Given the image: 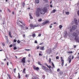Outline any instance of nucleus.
Segmentation results:
<instances>
[{"label":"nucleus","instance_id":"4468645a","mask_svg":"<svg viewBox=\"0 0 79 79\" xmlns=\"http://www.w3.org/2000/svg\"><path fill=\"white\" fill-rule=\"evenodd\" d=\"M9 34L10 37V38H13V36H11V31H9Z\"/></svg>","mask_w":79,"mask_h":79},{"label":"nucleus","instance_id":"4d7b16f0","mask_svg":"<svg viewBox=\"0 0 79 79\" xmlns=\"http://www.w3.org/2000/svg\"><path fill=\"white\" fill-rule=\"evenodd\" d=\"M13 47V45H12V44H10V47Z\"/></svg>","mask_w":79,"mask_h":79},{"label":"nucleus","instance_id":"6e6552de","mask_svg":"<svg viewBox=\"0 0 79 79\" xmlns=\"http://www.w3.org/2000/svg\"><path fill=\"white\" fill-rule=\"evenodd\" d=\"M75 40H76L77 42H78V43H79V37H78L77 36L75 37Z\"/></svg>","mask_w":79,"mask_h":79},{"label":"nucleus","instance_id":"f3484780","mask_svg":"<svg viewBox=\"0 0 79 79\" xmlns=\"http://www.w3.org/2000/svg\"><path fill=\"white\" fill-rule=\"evenodd\" d=\"M48 72H49V73H50L51 74H52V69H49L48 70Z\"/></svg>","mask_w":79,"mask_h":79},{"label":"nucleus","instance_id":"680f3d73","mask_svg":"<svg viewBox=\"0 0 79 79\" xmlns=\"http://www.w3.org/2000/svg\"><path fill=\"white\" fill-rule=\"evenodd\" d=\"M25 77H28V75H26L25 76Z\"/></svg>","mask_w":79,"mask_h":79},{"label":"nucleus","instance_id":"c756f323","mask_svg":"<svg viewBox=\"0 0 79 79\" xmlns=\"http://www.w3.org/2000/svg\"><path fill=\"white\" fill-rule=\"evenodd\" d=\"M18 77L19 79H20V78H21V77H20V74H19V73H18Z\"/></svg>","mask_w":79,"mask_h":79},{"label":"nucleus","instance_id":"09e8293b","mask_svg":"<svg viewBox=\"0 0 79 79\" xmlns=\"http://www.w3.org/2000/svg\"><path fill=\"white\" fill-rule=\"evenodd\" d=\"M17 41V40L15 39H14V42H16Z\"/></svg>","mask_w":79,"mask_h":79},{"label":"nucleus","instance_id":"6e6d98bb","mask_svg":"<svg viewBox=\"0 0 79 79\" xmlns=\"http://www.w3.org/2000/svg\"><path fill=\"white\" fill-rule=\"evenodd\" d=\"M8 10L9 11V12H10V13H11V10H9V9H8Z\"/></svg>","mask_w":79,"mask_h":79},{"label":"nucleus","instance_id":"4c0bfd02","mask_svg":"<svg viewBox=\"0 0 79 79\" xmlns=\"http://www.w3.org/2000/svg\"><path fill=\"white\" fill-rule=\"evenodd\" d=\"M47 67L49 68V69H50V68H52V67H51V66H50V65H49V66L48 65V66H47Z\"/></svg>","mask_w":79,"mask_h":79},{"label":"nucleus","instance_id":"20e7f679","mask_svg":"<svg viewBox=\"0 0 79 79\" xmlns=\"http://www.w3.org/2000/svg\"><path fill=\"white\" fill-rule=\"evenodd\" d=\"M48 4H46L45 6L41 10H47L46 11V13H47V8H48Z\"/></svg>","mask_w":79,"mask_h":79},{"label":"nucleus","instance_id":"774afa93","mask_svg":"<svg viewBox=\"0 0 79 79\" xmlns=\"http://www.w3.org/2000/svg\"><path fill=\"white\" fill-rule=\"evenodd\" d=\"M32 79H36V78L35 77H33Z\"/></svg>","mask_w":79,"mask_h":79},{"label":"nucleus","instance_id":"864d4df0","mask_svg":"<svg viewBox=\"0 0 79 79\" xmlns=\"http://www.w3.org/2000/svg\"><path fill=\"white\" fill-rule=\"evenodd\" d=\"M35 44H37V40H36L35 41Z\"/></svg>","mask_w":79,"mask_h":79},{"label":"nucleus","instance_id":"c03bdc74","mask_svg":"<svg viewBox=\"0 0 79 79\" xmlns=\"http://www.w3.org/2000/svg\"><path fill=\"white\" fill-rule=\"evenodd\" d=\"M77 14L78 16H79V10H78L77 11Z\"/></svg>","mask_w":79,"mask_h":79},{"label":"nucleus","instance_id":"f257e3e1","mask_svg":"<svg viewBox=\"0 0 79 79\" xmlns=\"http://www.w3.org/2000/svg\"><path fill=\"white\" fill-rule=\"evenodd\" d=\"M47 11V9L42 10L40 8H38L36 11L35 15L39 17L40 16V13L41 15H44Z\"/></svg>","mask_w":79,"mask_h":79},{"label":"nucleus","instance_id":"7ed1b4c3","mask_svg":"<svg viewBox=\"0 0 79 79\" xmlns=\"http://www.w3.org/2000/svg\"><path fill=\"white\" fill-rule=\"evenodd\" d=\"M48 23H50V22L49 21H47L45 22L44 21L42 23V24L43 25H45V24H48Z\"/></svg>","mask_w":79,"mask_h":79},{"label":"nucleus","instance_id":"473e14b6","mask_svg":"<svg viewBox=\"0 0 79 79\" xmlns=\"http://www.w3.org/2000/svg\"><path fill=\"white\" fill-rule=\"evenodd\" d=\"M21 41L19 40H18L17 41V42L18 43V44H19L20 43V42Z\"/></svg>","mask_w":79,"mask_h":79},{"label":"nucleus","instance_id":"5fc2aeb1","mask_svg":"<svg viewBox=\"0 0 79 79\" xmlns=\"http://www.w3.org/2000/svg\"><path fill=\"white\" fill-rule=\"evenodd\" d=\"M45 75H44L43 76V79H45Z\"/></svg>","mask_w":79,"mask_h":79},{"label":"nucleus","instance_id":"e2e57ef3","mask_svg":"<svg viewBox=\"0 0 79 79\" xmlns=\"http://www.w3.org/2000/svg\"><path fill=\"white\" fill-rule=\"evenodd\" d=\"M69 53H73V52L72 51H70L69 52Z\"/></svg>","mask_w":79,"mask_h":79},{"label":"nucleus","instance_id":"39448f33","mask_svg":"<svg viewBox=\"0 0 79 79\" xmlns=\"http://www.w3.org/2000/svg\"><path fill=\"white\" fill-rule=\"evenodd\" d=\"M72 35L73 36V37H74V36L76 37L78 36L77 34L75 32L73 33Z\"/></svg>","mask_w":79,"mask_h":79},{"label":"nucleus","instance_id":"ddd939ff","mask_svg":"<svg viewBox=\"0 0 79 79\" xmlns=\"http://www.w3.org/2000/svg\"><path fill=\"white\" fill-rule=\"evenodd\" d=\"M57 48V44H55L54 45V47L53 48V50H54L55 49H56V48Z\"/></svg>","mask_w":79,"mask_h":79},{"label":"nucleus","instance_id":"0e129e2a","mask_svg":"<svg viewBox=\"0 0 79 79\" xmlns=\"http://www.w3.org/2000/svg\"><path fill=\"white\" fill-rule=\"evenodd\" d=\"M70 32H72V29L71 28L70 29Z\"/></svg>","mask_w":79,"mask_h":79},{"label":"nucleus","instance_id":"f03ea898","mask_svg":"<svg viewBox=\"0 0 79 79\" xmlns=\"http://www.w3.org/2000/svg\"><path fill=\"white\" fill-rule=\"evenodd\" d=\"M41 68H42L43 70H44V71H46V72H47V73H48V70H49V69H48L46 67L44 66V65H43L41 66Z\"/></svg>","mask_w":79,"mask_h":79},{"label":"nucleus","instance_id":"13d9d810","mask_svg":"<svg viewBox=\"0 0 79 79\" xmlns=\"http://www.w3.org/2000/svg\"><path fill=\"white\" fill-rule=\"evenodd\" d=\"M16 70V68L14 69V73H16L15 71Z\"/></svg>","mask_w":79,"mask_h":79},{"label":"nucleus","instance_id":"bf43d9fd","mask_svg":"<svg viewBox=\"0 0 79 79\" xmlns=\"http://www.w3.org/2000/svg\"><path fill=\"white\" fill-rule=\"evenodd\" d=\"M41 36V34H39L38 35V37H40Z\"/></svg>","mask_w":79,"mask_h":79},{"label":"nucleus","instance_id":"9b49d317","mask_svg":"<svg viewBox=\"0 0 79 79\" xmlns=\"http://www.w3.org/2000/svg\"><path fill=\"white\" fill-rule=\"evenodd\" d=\"M39 24L38 23H36L34 25L33 29H34V27H39Z\"/></svg>","mask_w":79,"mask_h":79},{"label":"nucleus","instance_id":"de8ad7c7","mask_svg":"<svg viewBox=\"0 0 79 79\" xmlns=\"http://www.w3.org/2000/svg\"><path fill=\"white\" fill-rule=\"evenodd\" d=\"M44 64H45V65H46V66H48V64H47V63H44Z\"/></svg>","mask_w":79,"mask_h":79},{"label":"nucleus","instance_id":"dca6fc26","mask_svg":"<svg viewBox=\"0 0 79 79\" xmlns=\"http://www.w3.org/2000/svg\"><path fill=\"white\" fill-rule=\"evenodd\" d=\"M35 2L36 3H39V0H35Z\"/></svg>","mask_w":79,"mask_h":79},{"label":"nucleus","instance_id":"c9c22d12","mask_svg":"<svg viewBox=\"0 0 79 79\" xmlns=\"http://www.w3.org/2000/svg\"><path fill=\"white\" fill-rule=\"evenodd\" d=\"M17 49V48H16V47H15L14 48V50H16Z\"/></svg>","mask_w":79,"mask_h":79},{"label":"nucleus","instance_id":"a878e982","mask_svg":"<svg viewBox=\"0 0 79 79\" xmlns=\"http://www.w3.org/2000/svg\"><path fill=\"white\" fill-rule=\"evenodd\" d=\"M56 10H54L52 11V13H55V11H56Z\"/></svg>","mask_w":79,"mask_h":79},{"label":"nucleus","instance_id":"2f4dec72","mask_svg":"<svg viewBox=\"0 0 79 79\" xmlns=\"http://www.w3.org/2000/svg\"><path fill=\"white\" fill-rule=\"evenodd\" d=\"M30 26L31 27H34V25H33L32 24H31L30 25Z\"/></svg>","mask_w":79,"mask_h":79},{"label":"nucleus","instance_id":"a211bd4d","mask_svg":"<svg viewBox=\"0 0 79 79\" xmlns=\"http://www.w3.org/2000/svg\"><path fill=\"white\" fill-rule=\"evenodd\" d=\"M44 46H43V47L40 48V50H44Z\"/></svg>","mask_w":79,"mask_h":79},{"label":"nucleus","instance_id":"e433bc0d","mask_svg":"<svg viewBox=\"0 0 79 79\" xmlns=\"http://www.w3.org/2000/svg\"><path fill=\"white\" fill-rule=\"evenodd\" d=\"M17 24H18V25L19 26L20 25V24L19 23V22H18L17 23Z\"/></svg>","mask_w":79,"mask_h":79},{"label":"nucleus","instance_id":"7c9ffc66","mask_svg":"<svg viewBox=\"0 0 79 79\" xmlns=\"http://www.w3.org/2000/svg\"><path fill=\"white\" fill-rule=\"evenodd\" d=\"M25 50H26V51H29L30 50H31V49H25Z\"/></svg>","mask_w":79,"mask_h":79},{"label":"nucleus","instance_id":"9d476101","mask_svg":"<svg viewBox=\"0 0 79 79\" xmlns=\"http://www.w3.org/2000/svg\"><path fill=\"white\" fill-rule=\"evenodd\" d=\"M72 29H73L74 30H76V29H77V26H76V25H73V27H72Z\"/></svg>","mask_w":79,"mask_h":79},{"label":"nucleus","instance_id":"f704fd0d","mask_svg":"<svg viewBox=\"0 0 79 79\" xmlns=\"http://www.w3.org/2000/svg\"><path fill=\"white\" fill-rule=\"evenodd\" d=\"M43 54L41 53H39V56H43Z\"/></svg>","mask_w":79,"mask_h":79},{"label":"nucleus","instance_id":"052dcab7","mask_svg":"<svg viewBox=\"0 0 79 79\" xmlns=\"http://www.w3.org/2000/svg\"><path fill=\"white\" fill-rule=\"evenodd\" d=\"M27 62H28V63H29L31 62V61H30V60H27Z\"/></svg>","mask_w":79,"mask_h":79},{"label":"nucleus","instance_id":"603ef678","mask_svg":"<svg viewBox=\"0 0 79 79\" xmlns=\"http://www.w3.org/2000/svg\"><path fill=\"white\" fill-rule=\"evenodd\" d=\"M60 71V69H58L57 70V72H59Z\"/></svg>","mask_w":79,"mask_h":79},{"label":"nucleus","instance_id":"6ab92c4d","mask_svg":"<svg viewBox=\"0 0 79 79\" xmlns=\"http://www.w3.org/2000/svg\"><path fill=\"white\" fill-rule=\"evenodd\" d=\"M23 73H24V74H25V73H26V68H24L23 70Z\"/></svg>","mask_w":79,"mask_h":79},{"label":"nucleus","instance_id":"37998d69","mask_svg":"<svg viewBox=\"0 0 79 79\" xmlns=\"http://www.w3.org/2000/svg\"><path fill=\"white\" fill-rule=\"evenodd\" d=\"M63 65H64V62H62L61 64L62 66H63Z\"/></svg>","mask_w":79,"mask_h":79},{"label":"nucleus","instance_id":"a19ab883","mask_svg":"<svg viewBox=\"0 0 79 79\" xmlns=\"http://www.w3.org/2000/svg\"><path fill=\"white\" fill-rule=\"evenodd\" d=\"M45 2H48V0H43Z\"/></svg>","mask_w":79,"mask_h":79},{"label":"nucleus","instance_id":"412c9836","mask_svg":"<svg viewBox=\"0 0 79 79\" xmlns=\"http://www.w3.org/2000/svg\"><path fill=\"white\" fill-rule=\"evenodd\" d=\"M42 21V19H40L38 20V21L39 22H41Z\"/></svg>","mask_w":79,"mask_h":79},{"label":"nucleus","instance_id":"72a5a7b5","mask_svg":"<svg viewBox=\"0 0 79 79\" xmlns=\"http://www.w3.org/2000/svg\"><path fill=\"white\" fill-rule=\"evenodd\" d=\"M19 27H21L22 28H23V26L21 25H19Z\"/></svg>","mask_w":79,"mask_h":79},{"label":"nucleus","instance_id":"58836bf2","mask_svg":"<svg viewBox=\"0 0 79 79\" xmlns=\"http://www.w3.org/2000/svg\"><path fill=\"white\" fill-rule=\"evenodd\" d=\"M36 67L35 66H33V68L35 69H35H36Z\"/></svg>","mask_w":79,"mask_h":79},{"label":"nucleus","instance_id":"cd10ccee","mask_svg":"<svg viewBox=\"0 0 79 79\" xmlns=\"http://www.w3.org/2000/svg\"><path fill=\"white\" fill-rule=\"evenodd\" d=\"M59 27L60 29H61L62 27H63V26L62 25H60L59 26Z\"/></svg>","mask_w":79,"mask_h":79},{"label":"nucleus","instance_id":"49530a36","mask_svg":"<svg viewBox=\"0 0 79 79\" xmlns=\"http://www.w3.org/2000/svg\"><path fill=\"white\" fill-rule=\"evenodd\" d=\"M76 32H77V33H79V31L78 30H77L76 31Z\"/></svg>","mask_w":79,"mask_h":79},{"label":"nucleus","instance_id":"f8f14e48","mask_svg":"<svg viewBox=\"0 0 79 79\" xmlns=\"http://www.w3.org/2000/svg\"><path fill=\"white\" fill-rule=\"evenodd\" d=\"M47 52L48 54H50L51 53V50L50 49H48L47 50Z\"/></svg>","mask_w":79,"mask_h":79},{"label":"nucleus","instance_id":"b1692460","mask_svg":"<svg viewBox=\"0 0 79 79\" xmlns=\"http://www.w3.org/2000/svg\"><path fill=\"white\" fill-rule=\"evenodd\" d=\"M65 14L66 15H68L69 14V12H65Z\"/></svg>","mask_w":79,"mask_h":79},{"label":"nucleus","instance_id":"0eeeda50","mask_svg":"<svg viewBox=\"0 0 79 79\" xmlns=\"http://www.w3.org/2000/svg\"><path fill=\"white\" fill-rule=\"evenodd\" d=\"M68 60L69 61V63L71 62V56H69L68 58Z\"/></svg>","mask_w":79,"mask_h":79},{"label":"nucleus","instance_id":"338daca9","mask_svg":"<svg viewBox=\"0 0 79 79\" xmlns=\"http://www.w3.org/2000/svg\"><path fill=\"white\" fill-rule=\"evenodd\" d=\"M40 47L38 46V47L37 48V49H39Z\"/></svg>","mask_w":79,"mask_h":79},{"label":"nucleus","instance_id":"8fccbe9b","mask_svg":"<svg viewBox=\"0 0 79 79\" xmlns=\"http://www.w3.org/2000/svg\"><path fill=\"white\" fill-rule=\"evenodd\" d=\"M52 60H51V59L50 58L49 60V63H51Z\"/></svg>","mask_w":79,"mask_h":79},{"label":"nucleus","instance_id":"aec40b11","mask_svg":"<svg viewBox=\"0 0 79 79\" xmlns=\"http://www.w3.org/2000/svg\"><path fill=\"white\" fill-rule=\"evenodd\" d=\"M25 6V2L22 3V6H23V8L24 7V6Z\"/></svg>","mask_w":79,"mask_h":79},{"label":"nucleus","instance_id":"2eb2a0df","mask_svg":"<svg viewBox=\"0 0 79 79\" xmlns=\"http://www.w3.org/2000/svg\"><path fill=\"white\" fill-rule=\"evenodd\" d=\"M29 16H30V19H33V17L32 16L31 14H29Z\"/></svg>","mask_w":79,"mask_h":79},{"label":"nucleus","instance_id":"bb28decb","mask_svg":"<svg viewBox=\"0 0 79 79\" xmlns=\"http://www.w3.org/2000/svg\"><path fill=\"white\" fill-rule=\"evenodd\" d=\"M39 68L38 67H37L36 68V69H35V70H36V71H37L38 70H39Z\"/></svg>","mask_w":79,"mask_h":79},{"label":"nucleus","instance_id":"69168bd1","mask_svg":"<svg viewBox=\"0 0 79 79\" xmlns=\"http://www.w3.org/2000/svg\"><path fill=\"white\" fill-rule=\"evenodd\" d=\"M23 37H26V35H25V34H24L23 35Z\"/></svg>","mask_w":79,"mask_h":79},{"label":"nucleus","instance_id":"79ce46f5","mask_svg":"<svg viewBox=\"0 0 79 79\" xmlns=\"http://www.w3.org/2000/svg\"><path fill=\"white\" fill-rule=\"evenodd\" d=\"M61 60L62 63H64V60L63 59H61Z\"/></svg>","mask_w":79,"mask_h":79},{"label":"nucleus","instance_id":"5701e85b","mask_svg":"<svg viewBox=\"0 0 79 79\" xmlns=\"http://www.w3.org/2000/svg\"><path fill=\"white\" fill-rule=\"evenodd\" d=\"M59 74H60V75H62L63 74V72L62 71H60L59 72Z\"/></svg>","mask_w":79,"mask_h":79},{"label":"nucleus","instance_id":"393cba45","mask_svg":"<svg viewBox=\"0 0 79 79\" xmlns=\"http://www.w3.org/2000/svg\"><path fill=\"white\" fill-rule=\"evenodd\" d=\"M38 64H39V65H40V66H42V64H40V61H39V62H38Z\"/></svg>","mask_w":79,"mask_h":79},{"label":"nucleus","instance_id":"c85d7f7f","mask_svg":"<svg viewBox=\"0 0 79 79\" xmlns=\"http://www.w3.org/2000/svg\"><path fill=\"white\" fill-rule=\"evenodd\" d=\"M7 76L9 77L10 79H11V77L10 76V75L8 74H7Z\"/></svg>","mask_w":79,"mask_h":79},{"label":"nucleus","instance_id":"1a4fd4ad","mask_svg":"<svg viewBox=\"0 0 79 79\" xmlns=\"http://www.w3.org/2000/svg\"><path fill=\"white\" fill-rule=\"evenodd\" d=\"M21 63H26V57H23L22 59Z\"/></svg>","mask_w":79,"mask_h":79},{"label":"nucleus","instance_id":"3c124183","mask_svg":"<svg viewBox=\"0 0 79 79\" xmlns=\"http://www.w3.org/2000/svg\"><path fill=\"white\" fill-rule=\"evenodd\" d=\"M23 66H25V63H23Z\"/></svg>","mask_w":79,"mask_h":79},{"label":"nucleus","instance_id":"4be33fe9","mask_svg":"<svg viewBox=\"0 0 79 79\" xmlns=\"http://www.w3.org/2000/svg\"><path fill=\"white\" fill-rule=\"evenodd\" d=\"M32 37H35V33L33 34L32 35Z\"/></svg>","mask_w":79,"mask_h":79},{"label":"nucleus","instance_id":"423d86ee","mask_svg":"<svg viewBox=\"0 0 79 79\" xmlns=\"http://www.w3.org/2000/svg\"><path fill=\"white\" fill-rule=\"evenodd\" d=\"M74 22L76 25H77V24H78V22L77 21V19L76 18L74 19Z\"/></svg>","mask_w":79,"mask_h":79},{"label":"nucleus","instance_id":"a18cd8bd","mask_svg":"<svg viewBox=\"0 0 79 79\" xmlns=\"http://www.w3.org/2000/svg\"><path fill=\"white\" fill-rule=\"evenodd\" d=\"M56 59H57V60H58V59H59V56H57L56 57Z\"/></svg>","mask_w":79,"mask_h":79},{"label":"nucleus","instance_id":"ea45409f","mask_svg":"<svg viewBox=\"0 0 79 79\" xmlns=\"http://www.w3.org/2000/svg\"><path fill=\"white\" fill-rule=\"evenodd\" d=\"M2 45H3V46H5V43H2Z\"/></svg>","mask_w":79,"mask_h":79}]
</instances>
